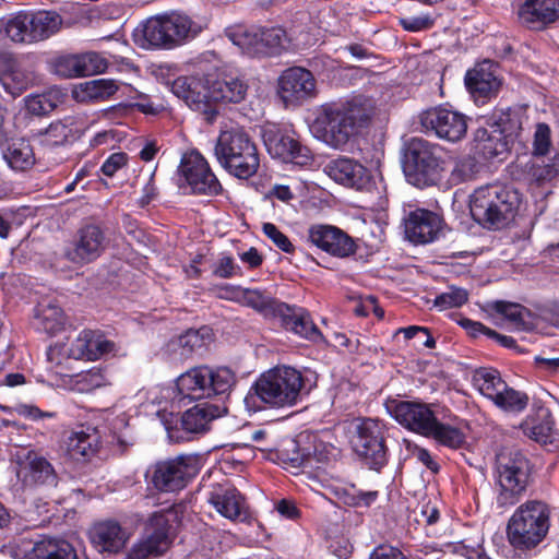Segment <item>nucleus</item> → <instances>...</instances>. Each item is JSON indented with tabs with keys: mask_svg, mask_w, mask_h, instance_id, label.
<instances>
[{
	"mask_svg": "<svg viewBox=\"0 0 559 559\" xmlns=\"http://www.w3.org/2000/svg\"><path fill=\"white\" fill-rule=\"evenodd\" d=\"M373 99L359 95L319 107L310 126L313 135L333 148H343L366 128L373 115Z\"/></svg>",
	"mask_w": 559,
	"mask_h": 559,
	"instance_id": "obj_1",
	"label": "nucleus"
},
{
	"mask_svg": "<svg viewBox=\"0 0 559 559\" xmlns=\"http://www.w3.org/2000/svg\"><path fill=\"white\" fill-rule=\"evenodd\" d=\"M304 386L299 370L289 366L271 368L252 383L243 399L245 407L250 413L292 407L299 402Z\"/></svg>",
	"mask_w": 559,
	"mask_h": 559,
	"instance_id": "obj_2",
	"label": "nucleus"
},
{
	"mask_svg": "<svg viewBox=\"0 0 559 559\" xmlns=\"http://www.w3.org/2000/svg\"><path fill=\"white\" fill-rule=\"evenodd\" d=\"M221 166L239 179L254 176L260 167V155L252 138L240 128L222 131L214 148Z\"/></svg>",
	"mask_w": 559,
	"mask_h": 559,
	"instance_id": "obj_3",
	"label": "nucleus"
},
{
	"mask_svg": "<svg viewBox=\"0 0 559 559\" xmlns=\"http://www.w3.org/2000/svg\"><path fill=\"white\" fill-rule=\"evenodd\" d=\"M497 496L496 506L504 513L515 506L526 491L531 465L520 451L503 449L496 455Z\"/></svg>",
	"mask_w": 559,
	"mask_h": 559,
	"instance_id": "obj_4",
	"label": "nucleus"
},
{
	"mask_svg": "<svg viewBox=\"0 0 559 559\" xmlns=\"http://www.w3.org/2000/svg\"><path fill=\"white\" fill-rule=\"evenodd\" d=\"M549 530V512L539 501L521 504L507 525L510 544L520 550L535 548L546 537Z\"/></svg>",
	"mask_w": 559,
	"mask_h": 559,
	"instance_id": "obj_5",
	"label": "nucleus"
},
{
	"mask_svg": "<svg viewBox=\"0 0 559 559\" xmlns=\"http://www.w3.org/2000/svg\"><path fill=\"white\" fill-rule=\"evenodd\" d=\"M200 467L199 454H181L151 465L146 472V479L160 492H177L195 477Z\"/></svg>",
	"mask_w": 559,
	"mask_h": 559,
	"instance_id": "obj_6",
	"label": "nucleus"
},
{
	"mask_svg": "<svg viewBox=\"0 0 559 559\" xmlns=\"http://www.w3.org/2000/svg\"><path fill=\"white\" fill-rule=\"evenodd\" d=\"M439 147L419 138L412 139L406 145L403 157V171L414 186L435 185L440 171Z\"/></svg>",
	"mask_w": 559,
	"mask_h": 559,
	"instance_id": "obj_7",
	"label": "nucleus"
},
{
	"mask_svg": "<svg viewBox=\"0 0 559 559\" xmlns=\"http://www.w3.org/2000/svg\"><path fill=\"white\" fill-rule=\"evenodd\" d=\"M350 444L370 468L379 469L388 462L385 447L386 426L373 418L358 419L353 423Z\"/></svg>",
	"mask_w": 559,
	"mask_h": 559,
	"instance_id": "obj_8",
	"label": "nucleus"
},
{
	"mask_svg": "<svg viewBox=\"0 0 559 559\" xmlns=\"http://www.w3.org/2000/svg\"><path fill=\"white\" fill-rule=\"evenodd\" d=\"M9 443L21 448L13 457L17 465L16 475L25 485L47 487L58 485V473L47 457L36 450L22 448V444L12 437H9Z\"/></svg>",
	"mask_w": 559,
	"mask_h": 559,
	"instance_id": "obj_9",
	"label": "nucleus"
},
{
	"mask_svg": "<svg viewBox=\"0 0 559 559\" xmlns=\"http://www.w3.org/2000/svg\"><path fill=\"white\" fill-rule=\"evenodd\" d=\"M109 239L104 228L95 223L83 224L64 249V258L75 265L96 261L107 249Z\"/></svg>",
	"mask_w": 559,
	"mask_h": 559,
	"instance_id": "obj_10",
	"label": "nucleus"
},
{
	"mask_svg": "<svg viewBox=\"0 0 559 559\" xmlns=\"http://www.w3.org/2000/svg\"><path fill=\"white\" fill-rule=\"evenodd\" d=\"M420 123L427 131L451 143L461 141L467 132V117L442 106L425 110L420 115Z\"/></svg>",
	"mask_w": 559,
	"mask_h": 559,
	"instance_id": "obj_11",
	"label": "nucleus"
},
{
	"mask_svg": "<svg viewBox=\"0 0 559 559\" xmlns=\"http://www.w3.org/2000/svg\"><path fill=\"white\" fill-rule=\"evenodd\" d=\"M288 43L286 31L280 26L246 32L236 41L242 51L251 57L280 56L287 49Z\"/></svg>",
	"mask_w": 559,
	"mask_h": 559,
	"instance_id": "obj_12",
	"label": "nucleus"
},
{
	"mask_svg": "<svg viewBox=\"0 0 559 559\" xmlns=\"http://www.w3.org/2000/svg\"><path fill=\"white\" fill-rule=\"evenodd\" d=\"M179 173L194 194L217 195L223 190L209 163L197 151L182 156Z\"/></svg>",
	"mask_w": 559,
	"mask_h": 559,
	"instance_id": "obj_13",
	"label": "nucleus"
},
{
	"mask_svg": "<svg viewBox=\"0 0 559 559\" xmlns=\"http://www.w3.org/2000/svg\"><path fill=\"white\" fill-rule=\"evenodd\" d=\"M169 521L162 512L150 518L143 537L128 552V559L159 557L169 548Z\"/></svg>",
	"mask_w": 559,
	"mask_h": 559,
	"instance_id": "obj_14",
	"label": "nucleus"
},
{
	"mask_svg": "<svg viewBox=\"0 0 559 559\" xmlns=\"http://www.w3.org/2000/svg\"><path fill=\"white\" fill-rule=\"evenodd\" d=\"M222 415L217 405L204 403L187 409L180 418L179 427L167 428L171 441L180 442L190 439V436L203 435L210 430L211 423Z\"/></svg>",
	"mask_w": 559,
	"mask_h": 559,
	"instance_id": "obj_15",
	"label": "nucleus"
},
{
	"mask_svg": "<svg viewBox=\"0 0 559 559\" xmlns=\"http://www.w3.org/2000/svg\"><path fill=\"white\" fill-rule=\"evenodd\" d=\"M262 139L269 154L286 163L306 165L311 159L310 152L292 135L276 126L265 127Z\"/></svg>",
	"mask_w": 559,
	"mask_h": 559,
	"instance_id": "obj_16",
	"label": "nucleus"
},
{
	"mask_svg": "<svg viewBox=\"0 0 559 559\" xmlns=\"http://www.w3.org/2000/svg\"><path fill=\"white\" fill-rule=\"evenodd\" d=\"M385 405L397 423L425 437L437 419L430 407L424 403L391 400Z\"/></svg>",
	"mask_w": 559,
	"mask_h": 559,
	"instance_id": "obj_17",
	"label": "nucleus"
},
{
	"mask_svg": "<svg viewBox=\"0 0 559 559\" xmlns=\"http://www.w3.org/2000/svg\"><path fill=\"white\" fill-rule=\"evenodd\" d=\"M171 92L182 99L192 110L205 116L207 121H213L217 115L209 97L207 83L197 76L177 78L170 86Z\"/></svg>",
	"mask_w": 559,
	"mask_h": 559,
	"instance_id": "obj_18",
	"label": "nucleus"
},
{
	"mask_svg": "<svg viewBox=\"0 0 559 559\" xmlns=\"http://www.w3.org/2000/svg\"><path fill=\"white\" fill-rule=\"evenodd\" d=\"M316 79L300 67L285 70L278 78V94L286 104H298L316 96Z\"/></svg>",
	"mask_w": 559,
	"mask_h": 559,
	"instance_id": "obj_19",
	"label": "nucleus"
},
{
	"mask_svg": "<svg viewBox=\"0 0 559 559\" xmlns=\"http://www.w3.org/2000/svg\"><path fill=\"white\" fill-rule=\"evenodd\" d=\"M309 241L319 249L337 258L355 253L354 239L336 226L317 224L308 229Z\"/></svg>",
	"mask_w": 559,
	"mask_h": 559,
	"instance_id": "obj_20",
	"label": "nucleus"
},
{
	"mask_svg": "<svg viewBox=\"0 0 559 559\" xmlns=\"http://www.w3.org/2000/svg\"><path fill=\"white\" fill-rule=\"evenodd\" d=\"M406 238L416 245L430 243L438 239L442 228V218L425 209L411 211L404 218Z\"/></svg>",
	"mask_w": 559,
	"mask_h": 559,
	"instance_id": "obj_21",
	"label": "nucleus"
},
{
	"mask_svg": "<svg viewBox=\"0 0 559 559\" xmlns=\"http://www.w3.org/2000/svg\"><path fill=\"white\" fill-rule=\"evenodd\" d=\"M491 403L504 416L513 417L527 408L530 397L525 392L510 386L500 372L491 368Z\"/></svg>",
	"mask_w": 559,
	"mask_h": 559,
	"instance_id": "obj_22",
	"label": "nucleus"
},
{
	"mask_svg": "<svg viewBox=\"0 0 559 559\" xmlns=\"http://www.w3.org/2000/svg\"><path fill=\"white\" fill-rule=\"evenodd\" d=\"M207 501L228 520L243 521L248 516V506L245 497L231 485H213Z\"/></svg>",
	"mask_w": 559,
	"mask_h": 559,
	"instance_id": "obj_23",
	"label": "nucleus"
},
{
	"mask_svg": "<svg viewBox=\"0 0 559 559\" xmlns=\"http://www.w3.org/2000/svg\"><path fill=\"white\" fill-rule=\"evenodd\" d=\"M90 538L99 552L115 555L124 548L130 535L118 521L109 519L96 522L90 531Z\"/></svg>",
	"mask_w": 559,
	"mask_h": 559,
	"instance_id": "obj_24",
	"label": "nucleus"
},
{
	"mask_svg": "<svg viewBox=\"0 0 559 559\" xmlns=\"http://www.w3.org/2000/svg\"><path fill=\"white\" fill-rule=\"evenodd\" d=\"M520 429L530 439L559 450V427L549 411L543 409L526 417L520 424Z\"/></svg>",
	"mask_w": 559,
	"mask_h": 559,
	"instance_id": "obj_25",
	"label": "nucleus"
},
{
	"mask_svg": "<svg viewBox=\"0 0 559 559\" xmlns=\"http://www.w3.org/2000/svg\"><path fill=\"white\" fill-rule=\"evenodd\" d=\"M116 344L105 338L98 332L83 330L72 342L69 357L74 359L96 360L104 355L114 353Z\"/></svg>",
	"mask_w": 559,
	"mask_h": 559,
	"instance_id": "obj_26",
	"label": "nucleus"
},
{
	"mask_svg": "<svg viewBox=\"0 0 559 559\" xmlns=\"http://www.w3.org/2000/svg\"><path fill=\"white\" fill-rule=\"evenodd\" d=\"M324 170L334 181L358 190L362 189L370 179L365 166L347 157L330 162Z\"/></svg>",
	"mask_w": 559,
	"mask_h": 559,
	"instance_id": "obj_27",
	"label": "nucleus"
},
{
	"mask_svg": "<svg viewBox=\"0 0 559 559\" xmlns=\"http://www.w3.org/2000/svg\"><path fill=\"white\" fill-rule=\"evenodd\" d=\"M518 14L530 28H542L559 19V0H525Z\"/></svg>",
	"mask_w": 559,
	"mask_h": 559,
	"instance_id": "obj_28",
	"label": "nucleus"
},
{
	"mask_svg": "<svg viewBox=\"0 0 559 559\" xmlns=\"http://www.w3.org/2000/svg\"><path fill=\"white\" fill-rule=\"evenodd\" d=\"M248 88L249 86L245 80L233 75H223L207 82L211 104H239L246 98Z\"/></svg>",
	"mask_w": 559,
	"mask_h": 559,
	"instance_id": "obj_29",
	"label": "nucleus"
},
{
	"mask_svg": "<svg viewBox=\"0 0 559 559\" xmlns=\"http://www.w3.org/2000/svg\"><path fill=\"white\" fill-rule=\"evenodd\" d=\"M209 379L210 367L199 366L180 374L176 381V386L182 397L191 400L209 399Z\"/></svg>",
	"mask_w": 559,
	"mask_h": 559,
	"instance_id": "obj_30",
	"label": "nucleus"
},
{
	"mask_svg": "<svg viewBox=\"0 0 559 559\" xmlns=\"http://www.w3.org/2000/svg\"><path fill=\"white\" fill-rule=\"evenodd\" d=\"M99 445V436L95 429L81 428L72 431L66 441L68 456L76 462H85L95 455Z\"/></svg>",
	"mask_w": 559,
	"mask_h": 559,
	"instance_id": "obj_31",
	"label": "nucleus"
},
{
	"mask_svg": "<svg viewBox=\"0 0 559 559\" xmlns=\"http://www.w3.org/2000/svg\"><path fill=\"white\" fill-rule=\"evenodd\" d=\"M2 156L15 171H26L35 165V153L29 141L24 138L8 140L2 146Z\"/></svg>",
	"mask_w": 559,
	"mask_h": 559,
	"instance_id": "obj_32",
	"label": "nucleus"
},
{
	"mask_svg": "<svg viewBox=\"0 0 559 559\" xmlns=\"http://www.w3.org/2000/svg\"><path fill=\"white\" fill-rule=\"evenodd\" d=\"M464 84L477 106L486 105L489 102V59H484L467 70Z\"/></svg>",
	"mask_w": 559,
	"mask_h": 559,
	"instance_id": "obj_33",
	"label": "nucleus"
},
{
	"mask_svg": "<svg viewBox=\"0 0 559 559\" xmlns=\"http://www.w3.org/2000/svg\"><path fill=\"white\" fill-rule=\"evenodd\" d=\"M163 19L173 47L193 38L201 32V26L183 13L171 12L164 14Z\"/></svg>",
	"mask_w": 559,
	"mask_h": 559,
	"instance_id": "obj_34",
	"label": "nucleus"
},
{
	"mask_svg": "<svg viewBox=\"0 0 559 559\" xmlns=\"http://www.w3.org/2000/svg\"><path fill=\"white\" fill-rule=\"evenodd\" d=\"M286 312H280L283 316V321L286 329L292 330L294 333L310 340L318 342L322 340V334L313 323L310 314L304 309L292 310L286 307Z\"/></svg>",
	"mask_w": 559,
	"mask_h": 559,
	"instance_id": "obj_35",
	"label": "nucleus"
},
{
	"mask_svg": "<svg viewBox=\"0 0 559 559\" xmlns=\"http://www.w3.org/2000/svg\"><path fill=\"white\" fill-rule=\"evenodd\" d=\"M31 40L40 41L58 33L62 25V19L56 12L39 11L29 13Z\"/></svg>",
	"mask_w": 559,
	"mask_h": 559,
	"instance_id": "obj_36",
	"label": "nucleus"
},
{
	"mask_svg": "<svg viewBox=\"0 0 559 559\" xmlns=\"http://www.w3.org/2000/svg\"><path fill=\"white\" fill-rule=\"evenodd\" d=\"M118 91L116 81L98 79L81 83L73 90V96L79 102L105 100Z\"/></svg>",
	"mask_w": 559,
	"mask_h": 559,
	"instance_id": "obj_37",
	"label": "nucleus"
},
{
	"mask_svg": "<svg viewBox=\"0 0 559 559\" xmlns=\"http://www.w3.org/2000/svg\"><path fill=\"white\" fill-rule=\"evenodd\" d=\"M35 320L37 329L48 334L61 331L66 322L62 309L51 300H44L37 305Z\"/></svg>",
	"mask_w": 559,
	"mask_h": 559,
	"instance_id": "obj_38",
	"label": "nucleus"
},
{
	"mask_svg": "<svg viewBox=\"0 0 559 559\" xmlns=\"http://www.w3.org/2000/svg\"><path fill=\"white\" fill-rule=\"evenodd\" d=\"M29 13L20 12L0 20V39L5 37L14 43H32Z\"/></svg>",
	"mask_w": 559,
	"mask_h": 559,
	"instance_id": "obj_39",
	"label": "nucleus"
},
{
	"mask_svg": "<svg viewBox=\"0 0 559 559\" xmlns=\"http://www.w3.org/2000/svg\"><path fill=\"white\" fill-rule=\"evenodd\" d=\"M138 32L142 35V47H173L163 15L150 17Z\"/></svg>",
	"mask_w": 559,
	"mask_h": 559,
	"instance_id": "obj_40",
	"label": "nucleus"
},
{
	"mask_svg": "<svg viewBox=\"0 0 559 559\" xmlns=\"http://www.w3.org/2000/svg\"><path fill=\"white\" fill-rule=\"evenodd\" d=\"M34 559H78L74 547L63 539L46 538L35 544Z\"/></svg>",
	"mask_w": 559,
	"mask_h": 559,
	"instance_id": "obj_41",
	"label": "nucleus"
},
{
	"mask_svg": "<svg viewBox=\"0 0 559 559\" xmlns=\"http://www.w3.org/2000/svg\"><path fill=\"white\" fill-rule=\"evenodd\" d=\"M504 116L506 118H500L491 123V157L509 152L513 142L514 126L510 114L507 112Z\"/></svg>",
	"mask_w": 559,
	"mask_h": 559,
	"instance_id": "obj_42",
	"label": "nucleus"
},
{
	"mask_svg": "<svg viewBox=\"0 0 559 559\" xmlns=\"http://www.w3.org/2000/svg\"><path fill=\"white\" fill-rule=\"evenodd\" d=\"M239 302L259 312H282L283 304H278L270 294L258 289L243 288Z\"/></svg>",
	"mask_w": 559,
	"mask_h": 559,
	"instance_id": "obj_43",
	"label": "nucleus"
},
{
	"mask_svg": "<svg viewBox=\"0 0 559 559\" xmlns=\"http://www.w3.org/2000/svg\"><path fill=\"white\" fill-rule=\"evenodd\" d=\"M426 437L450 449H459L465 442V436L459 428L440 423L438 419L435 420Z\"/></svg>",
	"mask_w": 559,
	"mask_h": 559,
	"instance_id": "obj_44",
	"label": "nucleus"
},
{
	"mask_svg": "<svg viewBox=\"0 0 559 559\" xmlns=\"http://www.w3.org/2000/svg\"><path fill=\"white\" fill-rule=\"evenodd\" d=\"M469 212L475 223L484 229L489 224V186L485 185L474 190L469 195Z\"/></svg>",
	"mask_w": 559,
	"mask_h": 559,
	"instance_id": "obj_45",
	"label": "nucleus"
},
{
	"mask_svg": "<svg viewBox=\"0 0 559 559\" xmlns=\"http://www.w3.org/2000/svg\"><path fill=\"white\" fill-rule=\"evenodd\" d=\"M73 124L74 121L72 118L51 122L43 133L41 142L50 147L64 145L74 135Z\"/></svg>",
	"mask_w": 559,
	"mask_h": 559,
	"instance_id": "obj_46",
	"label": "nucleus"
},
{
	"mask_svg": "<svg viewBox=\"0 0 559 559\" xmlns=\"http://www.w3.org/2000/svg\"><path fill=\"white\" fill-rule=\"evenodd\" d=\"M61 97L62 95L58 90L29 95L25 100L26 109L34 116L47 115L61 103Z\"/></svg>",
	"mask_w": 559,
	"mask_h": 559,
	"instance_id": "obj_47",
	"label": "nucleus"
},
{
	"mask_svg": "<svg viewBox=\"0 0 559 559\" xmlns=\"http://www.w3.org/2000/svg\"><path fill=\"white\" fill-rule=\"evenodd\" d=\"M237 382L236 376L227 367L211 368L209 388L210 397L214 395L228 394Z\"/></svg>",
	"mask_w": 559,
	"mask_h": 559,
	"instance_id": "obj_48",
	"label": "nucleus"
},
{
	"mask_svg": "<svg viewBox=\"0 0 559 559\" xmlns=\"http://www.w3.org/2000/svg\"><path fill=\"white\" fill-rule=\"evenodd\" d=\"M52 72L60 78L84 76L81 55L57 57L51 63Z\"/></svg>",
	"mask_w": 559,
	"mask_h": 559,
	"instance_id": "obj_49",
	"label": "nucleus"
},
{
	"mask_svg": "<svg viewBox=\"0 0 559 559\" xmlns=\"http://www.w3.org/2000/svg\"><path fill=\"white\" fill-rule=\"evenodd\" d=\"M72 382L76 391L88 393L106 385L107 379L100 369L92 368L74 376Z\"/></svg>",
	"mask_w": 559,
	"mask_h": 559,
	"instance_id": "obj_50",
	"label": "nucleus"
},
{
	"mask_svg": "<svg viewBox=\"0 0 559 559\" xmlns=\"http://www.w3.org/2000/svg\"><path fill=\"white\" fill-rule=\"evenodd\" d=\"M211 331L207 328L200 330H188L185 334L180 335L176 344L181 347L182 356H188L191 353L205 346V340L210 338Z\"/></svg>",
	"mask_w": 559,
	"mask_h": 559,
	"instance_id": "obj_51",
	"label": "nucleus"
},
{
	"mask_svg": "<svg viewBox=\"0 0 559 559\" xmlns=\"http://www.w3.org/2000/svg\"><path fill=\"white\" fill-rule=\"evenodd\" d=\"M2 413L7 415H12L16 413L17 415L31 419V420H39V419H50L56 417V413L53 412H44L39 409L37 406L33 404L17 403L14 406H7L0 404V414Z\"/></svg>",
	"mask_w": 559,
	"mask_h": 559,
	"instance_id": "obj_52",
	"label": "nucleus"
},
{
	"mask_svg": "<svg viewBox=\"0 0 559 559\" xmlns=\"http://www.w3.org/2000/svg\"><path fill=\"white\" fill-rule=\"evenodd\" d=\"M468 300V293L464 288L451 286L435 298L433 306L439 310L461 307Z\"/></svg>",
	"mask_w": 559,
	"mask_h": 559,
	"instance_id": "obj_53",
	"label": "nucleus"
},
{
	"mask_svg": "<svg viewBox=\"0 0 559 559\" xmlns=\"http://www.w3.org/2000/svg\"><path fill=\"white\" fill-rule=\"evenodd\" d=\"M491 309L496 312V314L491 313V321L499 316L516 324L523 322L525 308L520 304L498 300L491 305Z\"/></svg>",
	"mask_w": 559,
	"mask_h": 559,
	"instance_id": "obj_54",
	"label": "nucleus"
},
{
	"mask_svg": "<svg viewBox=\"0 0 559 559\" xmlns=\"http://www.w3.org/2000/svg\"><path fill=\"white\" fill-rule=\"evenodd\" d=\"M551 146V131L547 123H538L535 129L533 140V154L535 156H545Z\"/></svg>",
	"mask_w": 559,
	"mask_h": 559,
	"instance_id": "obj_55",
	"label": "nucleus"
},
{
	"mask_svg": "<svg viewBox=\"0 0 559 559\" xmlns=\"http://www.w3.org/2000/svg\"><path fill=\"white\" fill-rule=\"evenodd\" d=\"M0 84L12 96L21 95L27 87V79L20 71H10L0 76Z\"/></svg>",
	"mask_w": 559,
	"mask_h": 559,
	"instance_id": "obj_56",
	"label": "nucleus"
},
{
	"mask_svg": "<svg viewBox=\"0 0 559 559\" xmlns=\"http://www.w3.org/2000/svg\"><path fill=\"white\" fill-rule=\"evenodd\" d=\"M84 76L104 72L107 69V60L97 52L81 53Z\"/></svg>",
	"mask_w": 559,
	"mask_h": 559,
	"instance_id": "obj_57",
	"label": "nucleus"
},
{
	"mask_svg": "<svg viewBox=\"0 0 559 559\" xmlns=\"http://www.w3.org/2000/svg\"><path fill=\"white\" fill-rule=\"evenodd\" d=\"M212 273L218 278L227 280L240 274V266L231 257L224 255L214 263Z\"/></svg>",
	"mask_w": 559,
	"mask_h": 559,
	"instance_id": "obj_58",
	"label": "nucleus"
},
{
	"mask_svg": "<svg viewBox=\"0 0 559 559\" xmlns=\"http://www.w3.org/2000/svg\"><path fill=\"white\" fill-rule=\"evenodd\" d=\"M262 230L265 236L273 241L284 252L290 253L294 251V245L290 242L288 237L284 235L274 224L264 223Z\"/></svg>",
	"mask_w": 559,
	"mask_h": 559,
	"instance_id": "obj_59",
	"label": "nucleus"
},
{
	"mask_svg": "<svg viewBox=\"0 0 559 559\" xmlns=\"http://www.w3.org/2000/svg\"><path fill=\"white\" fill-rule=\"evenodd\" d=\"M67 360L64 356V347L60 344L49 346L47 350L48 369L56 374H62V364Z\"/></svg>",
	"mask_w": 559,
	"mask_h": 559,
	"instance_id": "obj_60",
	"label": "nucleus"
},
{
	"mask_svg": "<svg viewBox=\"0 0 559 559\" xmlns=\"http://www.w3.org/2000/svg\"><path fill=\"white\" fill-rule=\"evenodd\" d=\"M128 159L126 153H114L104 162L100 170L105 176L112 177L118 170L127 166Z\"/></svg>",
	"mask_w": 559,
	"mask_h": 559,
	"instance_id": "obj_61",
	"label": "nucleus"
},
{
	"mask_svg": "<svg viewBox=\"0 0 559 559\" xmlns=\"http://www.w3.org/2000/svg\"><path fill=\"white\" fill-rule=\"evenodd\" d=\"M401 26L408 32H419L432 26L433 20L429 15L409 16L400 20Z\"/></svg>",
	"mask_w": 559,
	"mask_h": 559,
	"instance_id": "obj_62",
	"label": "nucleus"
},
{
	"mask_svg": "<svg viewBox=\"0 0 559 559\" xmlns=\"http://www.w3.org/2000/svg\"><path fill=\"white\" fill-rule=\"evenodd\" d=\"M472 384L481 395L489 396V371L487 368H479L473 372Z\"/></svg>",
	"mask_w": 559,
	"mask_h": 559,
	"instance_id": "obj_63",
	"label": "nucleus"
},
{
	"mask_svg": "<svg viewBox=\"0 0 559 559\" xmlns=\"http://www.w3.org/2000/svg\"><path fill=\"white\" fill-rule=\"evenodd\" d=\"M369 559H407L403 552L392 546L381 545L377 547L371 554Z\"/></svg>",
	"mask_w": 559,
	"mask_h": 559,
	"instance_id": "obj_64",
	"label": "nucleus"
}]
</instances>
